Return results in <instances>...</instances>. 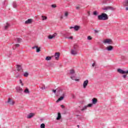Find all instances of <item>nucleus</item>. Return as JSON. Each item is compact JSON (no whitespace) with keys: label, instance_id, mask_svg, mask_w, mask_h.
I'll use <instances>...</instances> for the list:
<instances>
[{"label":"nucleus","instance_id":"nucleus-1","mask_svg":"<svg viewBox=\"0 0 128 128\" xmlns=\"http://www.w3.org/2000/svg\"><path fill=\"white\" fill-rule=\"evenodd\" d=\"M98 20H108V16L105 13H102L101 14L98 16Z\"/></svg>","mask_w":128,"mask_h":128},{"label":"nucleus","instance_id":"nucleus-2","mask_svg":"<svg viewBox=\"0 0 128 128\" xmlns=\"http://www.w3.org/2000/svg\"><path fill=\"white\" fill-rule=\"evenodd\" d=\"M116 10V8L110 6H108L102 8L103 10Z\"/></svg>","mask_w":128,"mask_h":128},{"label":"nucleus","instance_id":"nucleus-3","mask_svg":"<svg viewBox=\"0 0 128 128\" xmlns=\"http://www.w3.org/2000/svg\"><path fill=\"white\" fill-rule=\"evenodd\" d=\"M117 72H118L119 74H128V70H122L121 68H118L117 70Z\"/></svg>","mask_w":128,"mask_h":128},{"label":"nucleus","instance_id":"nucleus-4","mask_svg":"<svg viewBox=\"0 0 128 128\" xmlns=\"http://www.w3.org/2000/svg\"><path fill=\"white\" fill-rule=\"evenodd\" d=\"M104 44H112V40L110 39H106L103 41Z\"/></svg>","mask_w":128,"mask_h":128},{"label":"nucleus","instance_id":"nucleus-5","mask_svg":"<svg viewBox=\"0 0 128 128\" xmlns=\"http://www.w3.org/2000/svg\"><path fill=\"white\" fill-rule=\"evenodd\" d=\"M16 90L17 92H19L20 94H22L24 90H22V88H20V86H18L16 88Z\"/></svg>","mask_w":128,"mask_h":128},{"label":"nucleus","instance_id":"nucleus-6","mask_svg":"<svg viewBox=\"0 0 128 128\" xmlns=\"http://www.w3.org/2000/svg\"><path fill=\"white\" fill-rule=\"evenodd\" d=\"M70 30L74 28V30H76V32H78V30H80V26H70Z\"/></svg>","mask_w":128,"mask_h":128},{"label":"nucleus","instance_id":"nucleus-7","mask_svg":"<svg viewBox=\"0 0 128 128\" xmlns=\"http://www.w3.org/2000/svg\"><path fill=\"white\" fill-rule=\"evenodd\" d=\"M56 36H58V34L54 33L52 35H49L48 36V38L49 40H52V38H56Z\"/></svg>","mask_w":128,"mask_h":128},{"label":"nucleus","instance_id":"nucleus-8","mask_svg":"<svg viewBox=\"0 0 128 128\" xmlns=\"http://www.w3.org/2000/svg\"><path fill=\"white\" fill-rule=\"evenodd\" d=\"M88 80H86L85 81H84L83 83L84 88H86V86H88Z\"/></svg>","mask_w":128,"mask_h":128},{"label":"nucleus","instance_id":"nucleus-9","mask_svg":"<svg viewBox=\"0 0 128 128\" xmlns=\"http://www.w3.org/2000/svg\"><path fill=\"white\" fill-rule=\"evenodd\" d=\"M71 54L72 56H76L78 54V50H71Z\"/></svg>","mask_w":128,"mask_h":128},{"label":"nucleus","instance_id":"nucleus-10","mask_svg":"<svg viewBox=\"0 0 128 128\" xmlns=\"http://www.w3.org/2000/svg\"><path fill=\"white\" fill-rule=\"evenodd\" d=\"M8 104H11L12 106H14V102L12 101L10 98H9L8 99V100L7 102Z\"/></svg>","mask_w":128,"mask_h":128},{"label":"nucleus","instance_id":"nucleus-11","mask_svg":"<svg viewBox=\"0 0 128 128\" xmlns=\"http://www.w3.org/2000/svg\"><path fill=\"white\" fill-rule=\"evenodd\" d=\"M14 40L18 44H20V42H22V38H16L14 39Z\"/></svg>","mask_w":128,"mask_h":128},{"label":"nucleus","instance_id":"nucleus-12","mask_svg":"<svg viewBox=\"0 0 128 128\" xmlns=\"http://www.w3.org/2000/svg\"><path fill=\"white\" fill-rule=\"evenodd\" d=\"M64 98V94H63L62 96L59 98L58 100L56 101V102H60V100H62Z\"/></svg>","mask_w":128,"mask_h":128},{"label":"nucleus","instance_id":"nucleus-13","mask_svg":"<svg viewBox=\"0 0 128 128\" xmlns=\"http://www.w3.org/2000/svg\"><path fill=\"white\" fill-rule=\"evenodd\" d=\"M32 19H28L25 22V24H32Z\"/></svg>","mask_w":128,"mask_h":128},{"label":"nucleus","instance_id":"nucleus-14","mask_svg":"<svg viewBox=\"0 0 128 128\" xmlns=\"http://www.w3.org/2000/svg\"><path fill=\"white\" fill-rule=\"evenodd\" d=\"M60 52H56L54 54V58H56V60H58V58H60Z\"/></svg>","mask_w":128,"mask_h":128},{"label":"nucleus","instance_id":"nucleus-15","mask_svg":"<svg viewBox=\"0 0 128 128\" xmlns=\"http://www.w3.org/2000/svg\"><path fill=\"white\" fill-rule=\"evenodd\" d=\"M106 50H108V52H110V50H114V47L112 46H109L106 47Z\"/></svg>","mask_w":128,"mask_h":128},{"label":"nucleus","instance_id":"nucleus-16","mask_svg":"<svg viewBox=\"0 0 128 128\" xmlns=\"http://www.w3.org/2000/svg\"><path fill=\"white\" fill-rule=\"evenodd\" d=\"M52 92L54 94H56L57 92L58 94H60V88H58L56 90H53Z\"/></svg>","mask_w":128,"mask_h":128},{"label":"nucleus","instance_id":"nucleus-17","mask_svg":"<svg viewBox=\"0 0 128 128\" xmlns=\"http://www.w3.org/2000/svg\"><path fill=\"white\" fill-rule=\"evenodd\" d=\"M98 102V99L94 98L92 99V104H96Z\"/></svg>","mask_w":128,"mask_h":128},{"label":"nucleus","instance_id":"nucleus-18","mask_svg":"<svg viewBox=\"0 0 128 128\" xmlns=\"http://www.w3.org/2000/svg\"><path fill=\"white\" fill-rule=\"evenodd\" d=\"M34 116V113H30L28 115L27 118H32V116Z\"/></svg>","mask_w":128,"mask_h":128},{"label":"nucleus","instance_id":"nucleus-19","mask_svg":"<svg viewBox=\"0 0 128 128\" xmlns=\"http://www.w3.org/2000/svg\"><path fill=\"white\" fill-rule=\"evenodd\" d=\"M60 118H62V115L60 114V112H58V116L56 118V120H60Z\"/></svg>","mask_w":128,"mask_h":128},{"label":"nucleus","instance_id":"nucleus-20","mask_svg":"<svg viewBox=\"0 0 128 128\" xmlns=\"http://www.w3.org/2000/svg\"><path fill=\"white\" fill-rule=\"evenodd\" d=\"M74 78H76V76H70V78H72V80H75L76 82H80V79H77V78L74 79Z\"/></svg>","mask_w":128,"mask_h":128},{"label":"nucleus","instance_id":"nucleus-21","mask_svg":"<svg viewBox=\"0 0 128 128\" xmlns=\"http://www.w3.org/2000/svg\"><path fill=\"white\" fill-rule=\"evenodd\" d=\"M123 4L124 6H128V0H126L123 2Z\"/></svg>","mask_w":128,"mask_h":128},{"label":"nucleus","instance_id":"nucleus-22","mask_svg":"<svg viewBox=\"0 0 128 128\" xmlns=\"http://www.w3.org/2000/svg\"><path fill=\"white\" fill-rule=\"evenodd\" d=\"M16 68H18V72H20V70H22V66H20V65H17Z\"/></svg>","mask_w":128,"mask_h":128},{"label":"nucleus","instance_id":"nucleus-23","mask_svg":"<svg viewBox=\"0 0 128 128\" xmlns=\"http://www.w3.org/2000/svg\"><path fill=\"white\" fill-rule=\"evenodd\" d=\"M12 6L14 8H16L18 6V4H16V2H13Z\"/></svg>","mask_w":128,"mask_h":128},{"label":"nucleus","instance_id":"nucleus-24","mask_svg":"<svg viewBox=\"0 0 128 128\" xmlns=\"http://www.w3.org/2000/svg\"><path fill=\"white\" fill-rule=\"evenodd\" d=\"M24 94H30V90H28V88H26L24 90Z\"/></svg>","mask_w":128,"mask_h":128},{"label":"nucleus","instance_id":"nucleus-25","mask_svg":"<svg viewBox=\"0 0 128 128\" xmlns=\"http://www.w3.org/2000/svg\"><path fill=\"white\" fill-rule=\"evenodd\" d=\"M10 24L8 23L6 24V26H4V30H8V27L10 26Z\"/></svg>","mask_w":128,"mask_h":128},{"label":"nucleus","instance_id":"nucleus-26","mask_svg":"<svg viewBox=\"0 0 128 128\" xmlns=\"http://www.w3.org/2000/svg\"><path fill=\"white\" fill-rule=\"evenodd\" d=\"M74 73H75L74 70H70V74H72V75L74 74Z\"/></svg>","mask_w":128,"mask_h":128},{"label":"nucleus","instance_id":"nucleus-27","mask_svg":"<svg viewBox=\"0 0 128 128\" xmlns=\"http://www.w3.org/2000/svg\"><path fill=\"white\" fill-rule=\"evenodd\" d=\"M42 20H46L48 18V17H46V16H42Z\"/></svg>","mask_w":128,"mask_h":128},{"label":"nucleus","instance_id":"nucleus-28","mask_svg":"<svg viewBox=\"0 0 128 128\" xmlns=\"http://www.w3.org/2000/svg\"><path fill=\"white\" fill-rule=\"evenodd\" d=\"M40 52V48L37 46L36 48V52Z\"/></svg>","mask_w":128,"mask_h":128},{"label":"nucleus","instance_id":"nucleus-29","mask_svg":"<svg viewBox=\"0 0 128 128\" xmlns=\"http://www.w3.org/2000/svg\"><path fill=\"white\" fill-rule=\"evenodd\" d=\"M52 60V56H46V60Z\"/></svg>","mask_w":128,"mask_h":128},{"label":"nucleus","instance_id":"nucleus-30","mask_svg":"<svg viewBox=\"0 0 128 128\" xmlns=\"http://www.w3.org/2000/svg\"><path fill=\"white\" fill-rule=\"evenodd\" d=\"M78 48V46L76 45V44H74V50H76V48Z\"/></svg>","mask_w":128,"mask_h":128},{"label":"nucleus","instance_id":"nucleus-31","mask_svg":"<svg viewBox=\"0 0 128 128\" xmlns=\"http://www.w3.org/2000/svg\"><path fill=\"white\" fill-rule=\"evenodd\" d=\"M40 128H46V124L42 123L40 124Z\"/></svg>","mask_w":128,"mask_h":128},{"label":"nucleus","instance_id":"nucleus-32","mask_svg":"<svg viewBox=\"0 0 128 128\" xmlns=\"http://www.w3.org/2000/svg\"><path fill=\"white\" fill-rule=\"evenodd\" d=\"M24 76L27 78V76H28V72H25L24 74Z\"/></svg>","mask_w":128,"mask_h":128},{"label":"nucleus","instance_id":"nucleus-33","mask_svg":"<svg viewBox=\"0 0 128 128\" xmlns=\"http://www.w3.org/2000/svg\"><path fill=\"white\" fill-rule=\"evenodd\" d=\"M88 108V106H84L82 110H81L82 112L84 110H86V108Z\"/></svg>","mask_w":128,"mask_h":128},{"label":"nucleus","instance_id":"nucleus-34","mask_svg":"<svg viewBox=\"0 0 128 128\" xmlns=\"http://www.w3.org/2000/svg\"><path fill=\"white\" fill-rule=\"evenodd\" d=\"M65 38H68L69 40H72V38H74V37H72V36H71L70 37H65Z\"/></svg>","mask_w":128,"mask_h":128},{"label":"nucleus","instance_id":"nucleus-35","mask_svg":"<svg viewBox=\"0 0 128 128\" xmlns=\"http://www.w3.org/2000/svg\"><path fill=\"white\" fill-rule=\"evenodd\" d=\"M92 104H93L92 103L88 104V105L87 106V108H90L92 106Z\"/></svg>","mask_w":128,"mask_h":128},{"label":"nucleus","instance_id":"nucleus-36","mask_svg":"<svg viewBox=\"0 0 128 128\" xmlns=\"http://www.w3.org/2000/svg\"><path fill=\"white\" fill-rule=\"evenodd\" d=\"M93 14H94V16H98V12L94 11V12H93Z\"/></svg>","mask_w":128,"mask_h":128},{"label":"nucleus","instance_id":"nucleus-37","mask_svg":"<svg viewBox=\"0 0 128 128\" xmlns=\"http://www.w3.org/2000/svg\"><path fill=\"white\" fill-rule=\"evenodd\" d=\"M92 37H90V36H88V40H92Z\"/></svg>","mask_w":128,"mask_h":128},{"label":"nucleus","instance_id":"nucleus-38","mask_svg":"<svg viewBox=\"0 0 128 128\" xmlns=\"http://www.w3.org/2000/svg\"><path fill=\"white\" fill-rule=\"evenodd\" d=\"M52 8H56V4H52Z\"/></svg>","mask_w":128,"mask_h":128},{"label":"nucleus","instance_id":"nucleus-39","mask_svg":"<svg viewBox=\"0 0 128 128\" xmlns=\"http://www.w3.org/2000/svg\"><path fill=\"white\" fill-rule=\"evenodd\" d=\"M41 90H46V86L44 85L43 86L40 88Z\"/></svg>","mask_w":128,"mask_h":128},{"label":"nucleus","instance_id":"nucleus-40","mask_svg":"<svg viewBox=\"0 0 128 128\" xmlns=\"http://www.w3.org/2000/svg\"><path fill=\"white\" fill-rule=\"evenodd\" d=\"M94 32H95V34H98V32H99V31L96 30H94Z\"/></svg>","mask_w":128,"mask_h":128},{"label":"nucleus","instance_id":"nucleus-41","mask_svg":"<svg viewBox=\"0 0 128 128\" xmlns=\"http://www.w3.org/2000/svg\"><path fill=\"white\" fill-rule=\"evenodd\" d=\"M68 16V12H65L64 16Z\"/></svg>","mask_w":128,"mask_h":128},{"label":"nucleus","instance_id":"nucleus-42","mask_svg":"<svg viewBox=\"0 0 128 128\" xmlns=\"http://www.w3.org/2000/svg\"><path fill=\"white\" fill-rule=\"evenodd\" d=\"M15 46H16V48H18V46H20V44H16Z\"/></svg>","mask_w":128,"mask_h":128},{"label":"nucleus","instance_id":"nucleus-43","mask_svg":"<svg viewBox=\"0 0 128 128\" xmlns=\"http://www.w3.org/2000/svg\"><path fill=\"white\" fill-rule=\"evenodd\" d=\"M38 48V46H34L33 47H32V50H34V48Z\"/></svg>","mask_w":128,"mask_h":128},{"label":"nucleus","instance_id":"nucleus-44","mask_svg":"<svg viewBox=\"0 0 128 128\" xmlns=\"http://www.w3.org/2000/svg\"><path fill=\"white\" fill-rule=\"evenodd\" d=\"M122 76L124 78H126V75L124 74Z\"/></svg>","mask_w":128,"mask_h":128},{"label":"nucleus","instance_id":"nucleus-45","mask_svg":"<svg viewBox=\"0 0 128 128\" xmlns=\"http://www.w3.org/2000/svg\"><path fill=\"white\" fill-rule=\"evenodd\" d=\"M80 7L78 6H76V10H80Z\"/></svg>","mask_w":128,"mask_h":128},{"label":"nucleus","instance_id":"nucleus-46","mask_svg":"<svg viewBox=\"0 0 128 128\" xmlns=\"http://www.w3.org/2000/svg\"><path fill=\"white\" fill-rule=\"evenodd\" d=\"M9 54H10L8 55V56H10L11 55V54H12V52H9Z\"/></svg>","mask_w":128,"mask_h":128},{"label":"nucleus","instance_id":"nucleus-47","mask_svg":"<svg viewBox=\"0 0 128 128\" xmlns=\"http://www.w3.org/2000/svg\"><path fill=\"white\" fill-rule=\"evenodd\" d=\"M20 84H22V80H20Z\"/></svg>","mask_w":128,"mask_h":128},{"label":"nucleus","instance_id":"nucleus-48","mask_svg":"<svg viewBox=\"0 0 128 128\" xmlns=\"http://www.w3.org/2000/svg\"><path fill=\"white\" fill-rule=\"evenodd\" d=\"M72 98H76V96H74V95H72Z\"/></svg>","mask_w":128,"mask_h":128},{"label":"nucleus","instance_id":"nucleus-49","mask_svg":"<svg viewBox=\"0 0 128 128\" xmlns=\"http://www.w3.org/2000/svg\"><path fill=\"white\" fill-rule=\"evenodd\" d=\"M96 66V64L94 63L92 64V66Z\"/></svg>","mask_w":128,"mask_h":128},{"label":"nucleus","instance_id":"nucleus-50","mask_svg":"<svg viewBox=\"0 0 128 128\" xmlns=\"http://www.w3.org/2000/svg\"><path fill=\"white\" fill-rule=\"evenodd\" d=\"M61 108H64V105H61Z\"/></svg>","mask_w":128,"mask_h":128},{"label":"nucleus","instance_id":"nucleus-51","mask_svg":"<svg viewBox=\"0 0 128 128\" xmlns=\"http://www.w3.org/2000/svg\"><path fill=\"white\" fill-rule=\"evenodd\" d=\"M126 10H128V7H126Z\"/></svg>","mask_w":128,"mask_h":128},{"label":"nucleus","instance_id":"nucleus-52","mask_svg":"<svg viewBox=\"0 0 128 128\" xmlns=\"http://www.w3.org/2000/svg\"><path fill=\"white\" fill-rule=\"evenodd\" d=\"M18 76H16V78H18Z\"/></svg>","mask_w":128,"mask_h":128},{"label":"nucleus","instance_id":"nucleus-53","mask_svg":"<svg viewBox=\"0 0 128 128\" xmlns=\"http://www.w3.org/2000/svg\"><path fill=\"white\" fill-rule=\"evenodd\" d=\"M77 128H80V125H78Z\"/></svg>","mask_w":128,"mask_h":128},{"label":"nucleus","instance_id":"nucleus-54","mask_svg":"<svg viewBox=\"0 0 128 128\" xmlns=\"http://www.w3.org/2000/svg\"><path fill=\"white\" fill-rule=\"evenodd\" d=\"M13 50H16V48H14V47L12 48Z\"/></svg>","mask_w":128,"mask_h":128},{"label":"nucleus","instance_id":"nucleus-55","mask_svg":"<svg viewBox=\"0 0 128 128\" xmlns=\"http://www.w3.org/2000/svg\"><path fill=\"white\" fill-rule=\"evenodd\" d=\"M21 85L22 86H24V84L23 83H21Z\"/></svg>","mask_w":128,"mask_h":128},{"label":"nucleus","instance_id":"nucleus-56","mask_svg":"<svg viewBox=\"0 0 128 128\" xmlns=\"http://www.w3.org/2000/svg\"><path fill=\"white\" fill-rule=\"evenodd\" d=\"M61 18H62V16H61Z\"/></svg>","mask_w":128,"mask_h":128},{"label":"nucleus","instance_id":"nucleus-57","mask_svg":"<svg viewBox=\"0 0 128 128\" xmlns=\"http://www.w3.org/2000/svg\"><path fill=\"white\" fill-rule=\"evenodd\" d=\"M40 120H42L40 119Z\"/></svg>","mask_w":128,"mask_h":128},{"label":"nucleus","instance_id":"nucleus-58","mask_svg":"<svg viewBox=\"0 0 128 128\" xmlns=\"http://www.w3.org/2000/svg\"><path fill=\"white\" fill-rule=\"evenodd\" d=\"M1 128V126H0V128Z\"/></svg>","mask_w":128,"mask_h":128},{"label":"nucleus","instance_id":"nucleus-59","mask_svg":"<svg viewBox=\"0 0 128 128\" xmlns=\"http://www.w3.org/2000/svg\"><path fill=\"white\" fill-rule=\"evenodd\" d=\"M12 44H14V42H12Z\"/></svg>","mask_w":128,"mask_h":128}]
</instances>
